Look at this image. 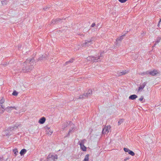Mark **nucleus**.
<instances>
[{
	"label": "nucleus",
	"instance_id": "f257e3e1",
	"mask_svg": "<svg viewBox=\"0 0 161 161\" xmlns=\"http://www.w3.org/2000/svg\"><path fill=\"white\" fill-rule=\"evenodd\" d=\"M35 59L33 58L27 59L23 64L22 71L24 72H30L34 68Z\"/></svg>",
	"mask_w": 161,
	"mask_h": 161
},
{
	"label": "nucleus",
	"instance_id": "79ce46f5",
	"mask_svg": "<svg viewBox=\"0 0 161 161\" xmlns=\"http://www.w3.org/2000/svg\"><path fill=\"white\" fill-rule=\"evenodd\" d=\"M46 129H47V130H49V129L50 128L49 127H47V126H46Z\"/></svg>",
	"mask_w": 161,
	"mask_h": 161
},
{
	"label": "nucleus",
	"instance_id": "f8f14e48",
	"mask_svg": "<svg viewBox=\"0 0 161 161\" xmlns=\"http://www.w3.org/2000/svg\"><path fill=\"white\" fill-rule=\"evenodd\" d=\"M47 57L46 55H42L41 56L37 59L38 61H41L44 60L45 59H46Z\"/></svg>",
	"mask_w": 161,
	"mask_h": 161
},
{
	"label": "nucleus",
	"instance_id": "9b49d317",
	"mask_svg": "<svg viewBox=\"0 0 161 161\" xmlns=\"http://www.w3.org/2000/svg\"><path fill=\"white\" fill-rule=\"evenodd\" d=\"M10 132L8 129L6 130L3 132V135L4 136H9L10 135Z\"/></svg>",
	"mask_w": 161,
	"mask_h": 161
},
{
	"label": "nucleus",
	"instance_id": "a19ab883",
	"mask_svg": "<svg viewBox=\"0 0 161 161\" xmlns=\"http://www.w3.org/2000/svg\"><path fill=\"white\" fill-rule=\"evenodd\" d=\"M73 129V128L72 129V130H70L68 133V135H69V133H71L72 131V130Z\"/></svg>",
	"mask_w": 161,
	"mask_h": 161
},
{
	"label": "nucleus",
	"instance_id": "c03bdc74",
	"mask_svg": "<svg viewBox=\"0 0 161 161\" xmlns=\"http://www.w3.org/2000/svg\"><path fill=\"white\" fill-rule=\"evenodd\" d=\"M3 159L1 158H0V161H3Z\"/></svg>",
	"mask_w": 161,
	"mask_h": 161
},
{
	"label": "nucleus",
	"instance_id": "a211bd4d",
	"mask_svg": "<svg viewBox=\"0 0 161 161\" xmlns=\"http://www.w3.org/2000/svg\"><path fill=\"white\" fill-rule=\"evenodd\" d=\"M26 152L27 150L25 149H22L20 152L21 156H22L24 155L26 153Z\"/></svg>",
	"mask_w": 161,
	"mask_h": 161
},
{
	"label": "nucleus",
	"instance_id": "a878e982",
	"mask_svg": "<svg viewBox=\"0 0 161 161\" xmlns=\"http://www.w3.org/2000/svg\"><path fill=\"white\" fill-rule=\"evenodd\" d=\"M13 152L15 154V156H16L18 153L17 149H13Z\"/></svg>",
	"mask_w": 161,
	"mask_h": 161
},
{
	"label": "nucleus",
	"instance_id": "ddd939ff",
	"mask_svg": "<svg viewBox=\"0 0 161 161\" xmlns=\"http://www.w3.org/2000/svg\"><path fill=\"white\" fill-rule=\"evenodd\" d=\"M127 72L126 70H123L122 72H118L117 74L118 76H120L122 75H125L127 73Z\"/></svg>",
	"mask_w": 161,
	"mask_h": 161
},
{
	"label": "nucleus",
	"instance_id": "2eb2a0df",
	"mask_svg": "<svg viewBox=\"0 0 161 161\" xmlns=\"http://www.w3.org/2000/svg\"><path fill=\"white\" fill-rule=\"evenodd\" d=\"M102 57L101 54H100V56H95V62H98L100 61L101 57Z\"/></svg>",
	"mask_w": 161,
	"mask_h": 161
},
{
	"label": "nucleus",
	"instance_id": "bb28decb",
	"mask_svg": "<svg viewBox=\"0 0 161 161\" xmlns=\"http://www.w3.org/2000/svg\"><path fill=\"white\" fill-rule=\"evenodd\" d=\"M129 153L132 156H134L135 154L133 152L130 150L129 152Z\"/></svg>",
	"mask_w": 161,
	"mask_h": 161
},
{
	"label": "nucleus",
	"instance_id": "b1692460",
	"mask_svg": "<svg viewBox=\"0 0 161 161\" xmlns=\"http://www.w3.org/2000/svg\"><path fill=\"white\" fill-rule=\"evenodd\" d=\"M124 119H120L118 122V125H120L121 123H122L124 121Z\"/></svg>",
	"mask_w": 161,
	"mask_h": 161
},
{
	"label": "nucleus",
	"instance_id": "20e7f679",
	"mask_svg": "<svg viewBox=\"0 0 161 161\" xmlns=\"http://www.w3.org/2000/svg\"><path fill=\"white\" fill-rule=\"evenodd\" d=\"M50 158H51L52 160L54 161L55 159H57L58 158V156L56 154L54 155L50 153L48 156L47 158V159L48 160Z\"/></svg>",
	"mask_w": 161,
	"mask_h": 161
},
{
	"label": "nucleus",
	"instance_id": "5701e85b",
	"mask_svg": "<svg viewBox=\"0 0 161 161\" xmlns=\"http://www.w3.org/2000/svg\"><path fill=\"white\" fill-rule=\"evenodd\" d=\"M142 75H148V74H149V71H147L146 72L142 73L140 74Z\"/></svg>",
	"mask_w": 161,
	"mask_h": 161
},
{
	"label": "nucleus",
	"instance_id": "7c9ffc66",
	"mask_svg": "<svg viewBox=\"0 0 161 161\" xmlns=\"http://www.w3.org/2000/svg\"><path fill=\"white\" fill-rule=\"evenodd\" d=\"M124 150L125 152H128V153L130 150L128 148H124Z\"/></svg>",
	"mask_w": 161,
	"mask_h": 161
},
{
	"label": "nucleus",
	"instance_id": "473e14b6",
	"mask_svg": "<svg viewBox=\"0 0 161 161\" xmlns=\"http://www.w3.org/2000/svg\"><path fill=\"white\" fill-rule=\"evenodd\" d=\"M128 0H119V1L121 3H124Z\"/></svg>",
	"mask_w": 161,
	"mask_h": 161
},
{
	"label": "nucleus",
	"instance_id": "2f4dec72",
	"mask_svg": "<svg viewBox=\"0 0 161 161\" xmlns=\"http://www.w3.org/2000/svg\"><path fill=\"white\" fill-rule=\"evenodd\" d=\"M92 61L95 62V56H92Z\"/></svg>",
	"mask_w": 161,
	"mask_h": 161
},
{
	"label": "nucleus",
	"instance_id": "393cba45",
	"mask_svg": "<svg viewBox=\"0 0 161 161\" xmlns=\"http://www.w3.org/2000/svg\"><path fill=\"white\" fill-rule=\"evenodd\" d=\"M15 127H9L7 129L9 131H11L12 130H14V129Z\"/></svg>",
	"mask_w": 161,
	"mask_h": 161
},
{
	"label": "nucleus",
	"instance_id": "37998d69",
	"mask_svg": "<svg viewBox=\"0 0 161 161\" xmlns=\"http://www.w3.org/2000/svg\"><path fill=\"white\" fill-rule=\"evenodd\" d=\"M47 8H48V7H46V8H43V9H44V10H46V9H47Z\"/></svg>",
	"mask_w": 161,
	"mask_h": 161
},
{
	"label": "nucleus",
	"instance_id": "412c9836",
	"mask_svg": "<svg viewBox=\"0 0 161 161\" xmlns=\"http://www.w3.org/2000/svg\"><path fill=\"white\" fill-rule=\"evenodd\" d=\"M125 36V35H123L120 36V37L116 39V41H121L122 39H123V37Z\"/></svg>",
	"mask_w": 161,
	"mask_h": 161
},
{
	"label": "nucleus",
	"instance_id": "7ed1b4c3",
	"mask_svg": "<svg viewBox=\"0 0 161 161\" xmlns=\"http://www.w3.org/2000/svg\"><path fill=\"white\" fill-rule=\"evenodd\" d=\"M93 37H92L91 39H89L87 40H86L85 42L83 44V46L89 47L92 44V41L93 40Z\"/></svg>",
	"mask_w": 161,
	"mask_h": 161
},
{
	"label": "nucleus",
	"instance_id": "a18cd8bd",
	"mask_svg": "<svg viewBox=\"0 0 161 161\" xmlns=\"http://www.w3.org/2000/svg\"><path fill=\"white\" fill-rule=\"evenodd\" d=\"M73 100H74V101H75L76 100V99H73Z\"/></svg>",
	"mask_w": 161,
	"mask_h": 161
},
{
	"label": "nucleus",
	"instance_id": "e433bc0d",
	"mask_svg": "<svg viewBox=\"0 0 161 161\" xmlns=\"http://www.w3.org/2000/svg\"><path fill=\"white\" fill-rule=\"evenodd\" d=\"M143 97L142 96V97H141V98H140L139 99V100L140 101H142L143 100Z\"/></svg>",
	"mask_w": 161,
	"mask_h": 161
},
{
	"label": "nucleus",
	"instance_id": "cd10ccee",
	"mask_svg": "<svg viewBox=\"0 0 161 161\" xmlns=\"http://www.w3.org/2000/svg\"><path fill=\"white\" fill-rule=\"evenodd\" d=\"M2 3L3 5H6L7 4V0H3L2 1Z\"/></svg>",
	"mask_w": 161,
	"mask_h": 161
},
{
	"label": "nucleus",
	"instance_id": "f704fd0d",
	"mask_svg": "<svg viewBox=\"0 0 161 161\" xmlns=\"http://www.w3.org/2000/svg\"><path fill=\"white\" fill-rule=\"evenodd\" d=\"M68 124V123L67 122L65 123L64 126L63 127V129L65 128L67 126Z\"/></svg>",
	"mask_w": 161,
	"mask_h": 161
},
{
	"label": "nucleus",
	"instance_id": "49530a36",
	"mask_svg": "<svg viewBox=\"0 0 161 161\" xmlns=\"http://www.w3.org/2000/svg\"><path fill=\"white\" fill-rule=\"evenodd\" d=\"M82 35L83 36H84V35Z\"/></svg>",
	"mask_w": 161,
	"mask_h": 161
},
{
	"label": "nucleus",
	"instance_id": "4be33fe9",
	"mask_svg": "<svg viewBox=\"0 0 161 161\" xmlns=\"http://www.w3.org/2000/svg\"><path fill=\"white\" fill-rule=\"evenodd\" d=\"M89 155H86L84 158V159L82 161H89Z\"/></svg>",
	"mask_w": 161,
	"mask_h": 161
},
{
	"label": "nucleus",
	"instance_id": "72a5a7b5",
	"mask_svg": "<svg viewBox=\"0 0 161 161\" xmlns=\"http://www.w3.org/2000/svg\"><path fill=\"white\" fill-rule=\"evenodd\" d=\"M160 42V41L158 40H157L155 42V43H154L153 47H154L159 42Z\"/></svg>",
	"mask_w": 161,
	"mask_h": 161
},
{
	"label": "nucleus",
	"instance_id": "0eeeda50",
	"mask_svg": "<svg viewBox=\"0 0 161 161\" xmlns=\"http://www.w3.org/2000/svg\"><path fill=\"white\" fill-rule=\"evenodd\" d=\"M159 73V72L158 70L155 69H154L153 71H149V74L152 76H154Z\"/></svg>",
	"mask_w": 161,
	"mask_h": 161
},
{
	"label": "nucleus",
	"instance_id": "aec40b11",
	"mask_svg": "<svg viewBox=\"0 0 161 161\" xmlns=\"http://www.w3.org/2000/svg\"><path fill=\"white\" fill-rule=\"evenodd\" d=\"M86 141V140L84 139L81 140L80 142V141H79L78 142V143L80 145H84V143Z\"/></svg>",
	"mask_w": 161,
	"mask_h": 161
},
{
	"label": "nucleus",
	"instance_id": "1a4fd4ad",
	"mask_svg": "<svg viewBox=\"0 0 161 161\" xmlns=\"http://www.w3.org/2000/svg\"><path fill=\"white\" fill-rule=\"evenodd\" d=\"M16 109V108L14 107H12V106H10V107H8L7 108H6L5 110H6V111L8 112H10L12 110V109Z\"/></svg>",
	"mask_w": 161,
	"mask_h": 161
},
{
	"label": "nucleus",
	"instance_id": "f3484780",
	"mask_svg": "<svg viewBox=\"0 0 161 161\" xmlns=\"http://www.w3.org/2000/svg\"><path fill=\"white\" fill-rule=\"evenodd\" d=\"M137 97V96L135 94L132 95L129 97V99L131 100H134Z\"/></svg>",
	"mask_w": 161,
	"mask_h": 161
},
{
	"label": "nucleus",
	"instance_id": "9d476101",
	"mask_svg": "<svg viewBox=\"0 0 161 161\" xmlns=\"http://www.w3.org/2000/svg\"><path fill=\"white\" fill-rule=\"evenodd\" d=\"M147 83V82H145L143 83L142 85H140L138 89V92H139L141 90H142L144 88Z\"/></svg>",
	"mask_w": 161,
	"mask_h": 161
},
{
	"label": "nucleus",
	"instance_id": "c85d7f7f",
	"mask_svg": "<svg viewBox=\"0 0 161 161\" xmlns=\"http://www.w3.org/2000/svg\"><path fill=\"white\" fill-rule=\"evenodd\" d=\"M92 56H90L87 58V60L89 61H92Z\"/></svg>",
	"mask_w": 161,
	"mask_h": 161
},
{
	"label": "nucleus",
	"instance_id": "c756f323",
	"mask_svg": "<svg viewBox=\"0 0 161 161\" xmlns=\"http://www.w3.org/2000/svg\"><path fill=\"white\" fill-rule=\"evenodd\" d=\"M12 95L14 96H17L18 95V93L16 91H14L12 93Z\"/></svg>",
	"mask_w": 161,
	"mask_h": 161
},
{
	"label": "nucleus",
	"instance_id": "6e6552de",
	"mask_svg": "<svg viewBox=\"0 0 161 161\" xmlns=\"http://www.w3.org/2000/svg\"><path fill=\"white\" fill-rule=\"evenodd\" d=\"M62 19L59 18L56 19H53L51 21V24H57Z\"/></svg>",
	"mask_w": 161,
	"mask_h": 161
},
{
	"label": "nucleus",
	"instance_id": "6ab92c4d",
	"mask_svg": "<svg viewBox=\"0 0 161 161\" xmlns=\"http://www.w3.org/2000/svg\"><path fill=\"white\" fill-rule=\"evenodd\" d=\"M80 146V147L81 149L83 151H86V147L84 145H82Z\"/></svg>",
	"mask_w": 161,
	"mask_h": 161
},
{
	"label": "nucleus",
	"instance_id": "4468645a",
	"mask_svg": "<svg viewBox=\"0 0 161 161\" xmlns=\"http://www.w3.org/2000/svg\"><path fill=\"white\" fill-rule=\"evenodd\" d=\"M45 118L44 117H43L40 119L39 121V122L41 124H43L45 122Z\"/></svg>",
	"mask_w": 161,
	"mask_h": 161
},
{
	"label": "nucleus",
	"instance_id": "f03ea898",
	"mask_svg": "<svg viewBox=\"0 0 161 161\" xmlns=\"http://www.w3.org/2000/svg\"><path fill=\"white\" fill-rule=\"evenodd\" d=\"M92 90H89L86 93H84L83 95L80 96L79 98L80 99H85L90 97L92 95Z\"/></svg>",
	"mask_w": 161,
	"mask_h": 161
},
{
	"label": "nucleus",
	"instance_id": "c9c22d12",
	"mask_svg": "<svg viewBox=\"0 0 161 161\" xmlns=\"http://www.w3.org/2000/svg\"><path fill=\"white\" fill-rule=\"evenodd\" d=\"M52 133V131H49V132H47V134L49 135H51Z\"/></svg>",
	"mask_w": 161,
	"mask_h": 161
},
{
	"label": "nucleus",
	"instance_id": "58836bf2",
	"mask_svg": "<svg viewBox=\"0 0 161 161\" xmlns=\"http://www.w3.org/2000/svg\"><path fill=\"white\" fill-rule=\"evenodd\" d=\"M95 25V23H93L91 25V27H93Z\"/></svg>",
	"mask_w": 161,
	"mask_h": 161
},
{
	"label": "nucleus",
	"instance_id": "ea45409f",
	"mask_svg": "<svg viewBox=\"0 0 161 161\" xmlns=\"http://www.w3.org/2000/svg\"><path fill=\"white\" fill-rule=\"evenodd\" d=\"M129 159H130V158H129V157L126 158H125L124 160L125 161H126V160Z\"/></svg>",
	"mask_w": 161,
	"mask_h": 161
},
{
	"label": "nucleus",
	"instance_id": "4c0bfd02",
	"mask_svg": "<svg viewBox=\"0 0 161 161\" xmlns=\"http://www.w3.org/2000/svg\"><path fill=\"white\" fill-rule=\"evenodd\" d=\"M160 22H161V19H160L159 21V22H158V27H159V25H159V24H160Z\"/></svg>",
	"mask_w": 161,
	"mask_h": 161
},
{
	"label": "nucleus",
	"instance_id": "dca6fc26",
	"mask_svg": "<svg viewBox=\"0 0 161 161\" xmlns=\"http://www.w3.org/2000/svg\"><path fill=\"white\" fill-rule=\"evenodd\" d=\"M74 59H73V58H71L69 60V61H68L66 62L65 63V64H64V65H68L69 64L71 63H73L74 62Z\"/></svg>",
	"mask_w": 161,
	"mask_h": 161
},
{
	"label": "nucleus",
	"instance_id": "39448f33",
	"mask_svg": "<svg viewBox=\"0 0 161 161\" xmlns=\"http://www.w3.org/2000/svg\"><path fill=\"white\" fill-rule=\"evenodd\" d=\"M4 99L3 97H2L1 100H0V108H2L3 109L2 110V113L4 112V106L3 105V103L4 102Z\"/></svg>",
	"mask_w": 161,
	"mask_h": 161
},
{
	"label": "nucleus",
	"instance_id": "423d86ee",
	"mask_svg": "<svg viewBox=\"0 0 161 161\" xmlns=\"http://www.w3.org/2000/svg\"><path fill=\"white\" fill-rule=\"evenodd\" d=\"M111 126L110 125H108L107 126L105 127L103 130V134H105L107 132L108 133V130H109Z\"/></svg>",
	"mask_w": 161,
	"mask_h": 161
}]
</instances>
